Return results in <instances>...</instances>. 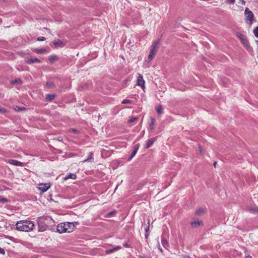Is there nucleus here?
Here are the masks:
<instances>
[{"label": "nucleus", "mask_w": 258, "mask_h": 258, "mask_svg": "<svg viewBox=\"0 0 258 258\" xmlns=\"http://www.w3.org/2000/svg\"><path fill=\"white\" fill-rule=\"evenodd\" d=\"M16 229L21 231L28 232L33 230L34 223L29 220H22L17 222Z\"/></svg>", "instance_id": "obj_1"}, {"label": "nucleus", "mask_w": 258, "mask_h": 258, "mask_svg": "<svg viewBox=\"0 0 258 258\" xmlns=\"http://www.w3.org/2000/svg\"><path fill=\"white\" fill-rule=\"evenodd\" d=\"M75 226L73 223H61L57 226V231L59 233L64 232L70 233L72 232Z\"/></svg>", "instance_id": "obj_2"}, {"label": "nucleus", "mask_w": 258, "mask_h": 258, "mask_svg": "<svg viewBox=\"0 0 258 258\" xmlns=\"http://www.w3.org/2000/svg\"><path fill=\"white\" fill-rule=\"evenodd\" d=\"M51 220L50 217L45 218L39 217L38 219V225L39 231H44L48 228V224L47 221Z\"/></svg>", "instance_id": "obj_3"}, {"label": "nucleus", "mask_w": 258, "mask_h": 258, "mask_svg": "<svg viewBox=\"0 0 258 258\" xmlns=\"http://www.w3.org/2000/svg\"><path fill=\"white\" fill-rule=\"evenodd\" d=\"M237 36L240 40L242 43L248 51H251L252 50V48L250 46L249 42L247 40L246 36H244L243 34L240 33H238L237 34Z\"/></svg>", "instance_id": "obj_4"}, {"label": "nucleus", "mask_w": 258, "mask_h": 258, "mask_svg": "<svg viewBox=\"0 0 258 258\" xmlns=\"http://www.w3.org/2000/svg\"><path fill=\"white\" fill-rule=\"evenodd\" d=\"M244 14L245 16L246 22L248 23V22H249V24H252L254 18V15L253 13L249 10L248 8H246L245 10Z\"/></svg>", "instance_id": "obj_5"}, {"label": "nucleus", "mask_w": 258, "mask_h": 258, "mask_svg": "<svg viewBox=\"0 0 258 258\" xmlns=\"http://www.w3.org/2000/svg\"><path fill=\"white\" fill-rule=\"evenodd\" d=\"M50 187L49 183H40L39 185L38 189L42 192H44L46 191Z\"/></svg>", "instance_id": "obj_6"}, {"label": "nucleus", "mask_w": 258, "mask_h": 258, "mask_svg": "<svg viewBox=\"0 0 258 258\" xmlns=\"http://www.w3.org/2000/svg\"><path fill=\"white\" fill-rule=\"evenodd\" d=\"M190 225L192 228H196L200 226H202L203 225V223L202 221L198 220L197 221H194L191 222Z\"/></svg>", "instance_id": "obj_7"}, {"label": "nucleus", "mask_w": 258, "mask_h": 258, "mask_svg": "<svg viewBox=\"0 0 258 258\" xmlns=\"http://www.w3.org/2000/svg\"><path fill=\"white\" fill-rule=\"evenodd\" d=\"M137 85L141 86L143 88L145 87V81L143 79V76L141 74H139L137 79Z\"/></svg>", "instance_id": "obj_8"}, {"label": "nucleus", "mask_w": 258, "mask_h": 258, "mask_svg": "<svg viewBox=\"0 0 258 258\" xmlns=\"http://www.w3.org/2000/svg\"><path fill=\"white\" fill-rule=\"evenodd\" d=\"M26 61L28 64H32L34 63H40L41 60L36 57H30L29 58H27Z\"/></svg>", "instance_id": "obj_9"}, {"label": "nucleus", "mask_w": 258, "mask_h": 258, "mask_svg": "<svg viewBox=\"0 0 258 258\" xmlns=\"http://www.w3.org/2000/svg\"><path fill=\"white\" fill-rule=\"evenodd\" d=\"M159 43H160L159 39H158L156 41H155V42H154L152 45L151 50H153L156 52H157V50H158V48L159 46Z\"/></svg>", "instance_id": "obj_10"}, {"label": "nucleus", "mask_w": 258, "mask_h": 258, "mask_svg": "<svg viewBox=\"0 0 258 258\" xmlns=\"http://www.w3.org/2000/svg\"><path fill=\"white\" fill-rule=\"evenodd\" d=\"M247 210L254 214H258V207L255 206H247Z\"/></svg>", "instance_id": "obj_11"}, {"label": "nucleus", "mask_w": 258, "mask_h": 258, "mask_svg": "<svg viewBox=\"0 0 258 258\" xmlns=\"http://www.w3.org/2000/svg\"><path fill=\"white\" fill-rule=\"evenodd\" d=\"M155 140H156L155 138H151V139L148 140L147 141L145 148H149L150 147H151L153 145V144L154 143V142L155 141Z\"/></svg>", "instance_id": "obj_12"}, {"label": "nucleus", "mask_w": 258, "mask_h": 258, "mask_svg": "<svg viewBox=\"0 0 258 258\" xmlns=\"http://www.w3.org/2000/svg\"><path fill=\"white\" fill-rule=\"evenodd\" d=\"M139 145H136V146L134 148V149L133 150L131 155H130V156L128 157V160L130 161L131 160L136 154L138 149H139Z\"/></svg>", "instance_id": "obj_13"}, {"label": "nucleus", "mask_w": 258, "mask_h": 258, "mask_svg": "<svg viewBox=\"0 0 258 258\" xmlns=\"http://www.w3.org/2000/svg\"><path fill=\"white\" fill-rule=\"evenodd\" d=\"M9 163L15 165V166H22L23 165V163L20 162L16 160H14V159L10 160Z\"/></svg>", "instance_id": "obj_14"}, {"label": "nucleus", "mask_w": 258, "mask_h": 258, "mask_svg": "<svg viewBox=\"0 0 258 258\" xmlns=\"http://www.w3.org/2000/svg\"><path fill=\"white\" fill-rule=\"evenodd\" d=\"M53 44L56 47L62 48L64 46V44L60 40L54 41Z\"/></svg>", "instance_id": "obj_15"}, {"label": "nucleus", "mask_w": 258, "mask_h": 258, "mask_svg": "<svg viewBox=\"0 0 258 258\" xmlns=\"http://www.w3.org/2000/svg\"><path fill=\"white\" fill-rule=\"evenodd\" d=\"M121 247L120 246H116L115 247H114L113 248L108 249L106 250V253L109 254V253H112L116 250L121 249Z\"/></svg>", "instance_id": "obj_16"}, {"label": "nucleus", "mask_w": 258, "mask_h": 258, "mask_svg": "<svg viewBox=\"0 0 258 258\" xmlns=\"http://www.w3.org/2000/svg\"><path fill=\"white\" fill-rule=\"evenodd\" d=\"M156 53L157 52L155 51L154 50H150V53L148 57L149 61H151L153 58Z\"/></svg>", "instance_id": "obj_17"}, {"label": "nucleus", "mask_w": 258, "mask_h": 258, "mask_svg": "<svg viewBox=\"0 0 258 258\" xmlns=\"http://www.w3.org/2000/svg\"><path fill=\"white\" fill-rule=\"evenodd\" d=\"M204 209L203 208H199L196 211V214L198 216L201 215L203 213H204Z\"/></svg>", "instance_id": "obj_18"}, {"label": "nucleus", "mask_w": 258, "mask_h": 258, "mask_svg": "<svg viewBox=\"0 0 258 258\" xmlns=\"http://www.w3.org/2000/svg\"><path fill=\"white\" fill-rule=\"evenodd\" d=\"M155 119L152 117L151 118V122L150 123V128L152 131H153L154 130V125L155 123Z\"/></svg>", "instance_id": "obj_19"}, {"label": "nucleus", "mask_w": 258, "mask_h": 258, "mask_svg": "<svg viewBox=\"0 0 258 258\" xmlns=\"http://www.w3.org/2000/svg\"><path fill=\"white\" fill-rule=\"evenodd\" d=\"M76 178H77V175H76V174L70 173L68 176H67L64 178V179H69V178H71V179H75Z\"/></svg>", "instance_id": "obj_20"}, {"label": "nucleus", "mask_w": 258, "mask_h": 258, "mask_svg": "<svg viewBox=\"0 0 258 258\" xmlns=\"http://www.w3.org/2000/svg\"><path fill=\"white\" fill-rule=\"evenodd\" d=\"M55 95L54 94H48L46 97V99L48 101H52L55 98Z\"/></svg>", "instance_id": "obj_21"}, {"label": "nucleus", "mask_w": 258, "mask_h": 258, "mask_svg": "<svg viewBox=\"0 0 258 258\" xmlns=\"http://www.w3.org/2000/svg\"><path fill=\"white\" fill-rule=\"evenodd\" d=\"M14 108L15 110H16V111H23V110H26V108L25 107H21L18 106H15Z\"/></svg>", "instance_id": "obj_22"}, {"label": "nucleus", "mask_w": 258, "mask_h": 258, "mask_svg": "<svg viewBox=\"0 0 258 258\" xmlns=\"http://www.w3.org/2000/svg\"><path fill=\"white\" fill-rule=\"evenodd\" d=\"M48 59L51 62H53L54 61L56 60L57 59V56L55 55H50L49 57H48Z\"/></svg>", "instance_id": "obj_23"}, {"label": "nucleus", "mask_w": 258, "mask_h": 258, "mask_svg": "<svg viewBox=\"0 0 258 258\" xmlns=\"http://www.w3.org/2000/svg\"><path fill=\"white\" fill-rule=\"evenodd\" d=\"M22 83V81L20 79H16L14 81H12L11 82V84H21Z\"/></svg>", "instance_id": "obj_24"}, {"label": "nucleus", "mask_w": 258, "mask_h": 258, "mask_svg": "<svg viewBox=\"0 0 258 258\" xmlns=\"http://www.w3.org/2000/svg\"><path fill=\"white\" fill-rule=\"evenodd\" d=\"M93 158V153L92 152H90L88 155V157L87 159L84 160V162H87L90 161L91 159Z\"/></svg>", "instance_id": "obj_25"}, {"label": "nucleus", "mask_w": 258, "mask_h": 258, "mask_svg": "<svg viewBox=\"0 0 258 258\" xmlns=\"http://www.w3.org/2000/svg\"><path fill=\"white\" fill-rule=\"evenodd\" d=\"M156 111H157V112L158 113V114H160L161 113H162V111H163V108H162V106L161 105H159V106H158L156 109Z\"/></svg>", "instance_id": "obj_26"}, {"label": "nucleus", "mask_w": 258, "mask_h": 258, "mask_svg": "<svg viewBox=\"0 0 258 258\" xmlns=\"http://www.w3.org/2000/svg\"><path fill=\"white\" fill-rule=\"evenodd\" d=\"M46 51V50L45 48H41V49H36L35 52H36L38 53H42Z\"/></svg>", "instance_id": "obj_27"}, {"label": "nucleus", "mask_w": 258, "mask_h": 258, "mask_svg": "<svg viewBox=\"0 0 258 258\" xmlns=\"http://www.w3.org/2000/svg\"><path fill=\"white\" fill-rule=\"evenodd\" d=\"M8 200L4 198L3 197H2V196H0V203H8Z\"/></svg>", "instance_id": "obj_28"}, {"label": "nucleus", "mask_w": 258, "mask_h": 258, "mask_svg": "<svg viewBox=\"0 0 258 258\" xmlns=\"http://www.w3.org/2000/svg\"><path fill=\"white\" fill-rule=\"evenodd\" d=\"M138 118L136 117H131L130 119L128 120V122L132 123L134 122L135 121L138 120Z\"/></svg>", "instance_id": "obj_29"}, {"label": "nucleus", "mask_w": 258, "mask_h": 258, "mask_svg": "<svg viewBox=\"0 0 258 258\" xmlns=\"http://www.w3.org/2000/svg\"><path fill=\"white\" fill-rule=\"evenodd\" d=\"M253 33L254 36L258 38V26H257L254 30H253Z\"/></svg>", "instance_id": "obj_30"}, {"label": "nucleus", "mask_w": 258, "mask_h": 258, "mask_svg": "<svg viewBox=\"0 0 258 258\" xmlns=\"http://www.w3.org/2000/svg\"><path fill=\"white\" fill-rule=\"evenodd\" d=\"M161 242L164 247H165V245L168 243L167 240L164 238L162 239Z\"/></svg>", "instance_id": "obj_31"}, {"label": "nucleus", "mask_w": 258, "mask_h": 258, "mask_svg": "<svg viewBox=\"0 0 258 258\" xmlns=\"http://www.w3.org/2000/svg\"><path fill=\"white\" fill-rule=\"evenodd\" d=\"M0 112L5 113L7 112V110L4 107L0 108Z\"/></svg>", "instance_id": "obj_32"}, {"label": "nucleus", "mask_w": 258, "mask_h": 258, "mask_svg": "<svg viewBox=\"0 0 258 258\" xmlns=\"http://www.w3.org/2000/svg\"><path fill=\"white\" fill-rule=\"evenodd\" d=\"M131 102V100H128V99H124L122 101V104H128V103H130Z\"/></svg>", "instance_id": "obj_33"}, {"label": "nucleus", "mask_w": 258, "mask_h": 258, "mask_svg": "<svg viewBox=\"0 0 258 258\" xmlns=\"http://www.w3.org/2000/svg\"><path fill=\"white\" fill-rule=\"evenodd\" d=\"M46 86L49 88L52 87L53 86V83L50 82H47L46 83Z\"/></svg>", "instance_id": "obj_34"}, {"label": "nucleus", "mask_w": 258, "mask_h": 258, "mask_svg": "<svg viewBox=\"0 0 258 258\" xmlns=\"http://www.w3.org/2000/svg\"><path fill=\"white\" fill-rule=\"evenodd\" d=\"M70 132H72L75 134H78L79 133L78 131L75 128H72V129L70 130Z\"/></svg>", "instance_id": "obj_35"}, {"label": "nucleus", "mask_w": 258, "mask_h": 258, "mask_svg": "<svg viewBox=\"0 0 258 258\" xmlns=\"http://www.w3.org/2000/svg\"><path fill=\"white\" fill-rule=\"evenodd\" d=\"M45 40V38L44 37H39L37 38V40L39 41H43Z\"/></svg>", "instance_id": "obj_36"}, {"label": "nucleus", "mask_w": 258, "mask_h": 258, "mask_svg": "<svg viewBox=\"0 0 258 258\" xmlns=\"http://www.w3.org/2000/svg\"><path fill=\"white\" fill-rule=\"evenodd\" d=\"M0 253L2 254H5V251L4 249L0 247Z\"/></svg>", "instance_id": "obj_37"}, {"label": "nucleus", "mask_w": 258, "mask_h": 258, "mask_svg": "<svg viewBox=\"0 0 258 258\" xmlns=\"http://www.w3.org/2000/svg\"><path fill=\"white\" fill-rule=\"evenodd\" d=\"M227 2L230 4H233L235 3V0H227Z\"/></svg>", "instance_id": "obj_38"}, {"label": "nucleus", "mask_w": 258, "mask_h": 258, "mask_svg": "<svg viewBox=\"0 0 258 258\" xmlns=\"http://www.w3.org/2000/svg\"><path fill=\"white\" fill-rule=\"evenodd\" d=\"M149 221L148 222V226L145 228V232L147 233L148 232L149 229Z\"/></svg>", "instance_id": "obj_39"}, {"label": "nucleus", "mask_w": 258, "mask_h": 258, "mask_svg": "<svg viewBox=\"0 0 258 258\" xmlns=\"http://www.w3.org/2000/svg\"><path fill=\"white\" fill-rule=\"evenodd\" d=\"M123 246H124L125 247H130V244H129L127 242H126V243H124V244H123Z\"/></svg>", "instance_id": "obj_40"}, {"label": "nucleus", "mask_w": 258, "mask_h": 258, "mask_svg": "<svg viewBox=\"0 0 258 258\" xmlns=\"http://www.w3.org/2000/svg\"><path fill=\"white\" fill-rule=\"evenodd\" d=\"M158 249L161 251V252H163V249L162 248H161V246L160 245V244L158 243Z\"/></svg>", "instance_id": "obj_41"}, {"label": "nucleus", "mask_w": 258, "mask_h": 258, "mask_svg": "<svg viewBox=\"0 0 258 258\" xmlns=\"http://www.w3.org/2000/svg\"><path fill=\"white\" fill-rule=\"evenodd\" d=\"M57 140L59 142L62 141V138L60 137L57 138Z\"/></svg>", "instance_id": "obj_42"}, {"label": "nucleus", "mask_w": 258, "mask_h": 258, "mask_svg": "<svg viewBox=\"0 0 258 258\" xmlns=\"http://www.w3.org/2000/svg\"><path fill=\"white\" fill-rule=\"evenodd\" d=\"M114 213H115V212H114V211L110 212H109V213H108V215L109 216H111V215H112Z\"/></svg>", "instance_id": "obj_43"}, {"label": "nucleus", "mask_w": 258, "mask_h": 258, "mask_svg": "<svg viewBox=\"0 0 258 258\" xmlns=\"http://www.w3.org/2000/svg\"><path fill=\"white\" fill-rule=\"evenodd\" d=\"M240 2L241 3L242 5H245V2L244 0H240Z\"/></svg>", "instance_id": "obj_44"}, {"label": "nucleus", "mask_w": 258, "mask_h": 258, "mask_svg": "<svg viewBox=\"0 0 258 258\" xmlns=\"http://www.w3.org/2000/svg\"><path fill=\"white\" fill-rule=\"evenodd\" d=\"M183 258H191L189 256L185 255L183 256Z\"/></svg>", "instance_id": "obj_45"}, {"label": "nucleus", "mask_w": 258, "mask_h": 258, "mask_svg": "<svg viewBox=\"0 0 258 258\" xmlns=\"http://www.w3.org/2000/svg\"><path fill=\"white\" fill-rule=\"evenodd\" d=\"M199 150L200 153H202V147H201V146H199Z\"/></svg>", "instance_id": "obj_46"}, {"label": "nucleus", "mask_w": 258, "mask_h": 258, "mask_svg": "<svg viewBox=\"0 0 258 258\" xmlns=\"http://www.w3.org/2000/svg\"><path fill=\"white\" fill-rule=\"evenodd\" d=\"M216 165H217V162H215L214 163V167H215V168L216 167Z\"/></svg>", "instance_id": "obj_47"}, {"label": "nucleus", "mask_w": 258, "mask_h": 258, "mask_svg": "<svg viewBox=\"0 0 258 258\" xmlns=\"http://www.w3.org/2000/svg\"><path fill=\"white\" fill-rule=\"evenodd\" d=\"M245 258H252V257L250 255H247V256H245Z\"/></svg>", "instance_id": "obj_48"}, {"label": "nucleus", "mask_w": 258, "mask_h": 258, "mask_svg": "<svg viewBox=\"0 0 258 258\" xmlns=\"http://www.w3.org/2000/svg\"><path fill=\"white\" fill-rule=\"evenodd\" d=\"M148 235L147 234H145V237H146V238H148Z\"/></svg>", "instance_id": "obj_49"}, {"label": "nucleus", "mask_w": 258, "mask_h": 258, "mask_svg": "<svg viewBox=\"0 0 258 258\" xmlns=\"http://www.w3.org/2000/svg\"><path fill=\"white\" fill-rule=\"evenodd\" d=\"M141 258H149V257H146V256H142Z\"/></svg>", "instance_id": "obj_50"}, {"label": "nucleus", "mask_w": 258, "mask_h": 258, "mask_svg": "<svg viewBox=\"0 0 258 258\" xmlns=\"http://www.w3.org/2000/svg\"><path fill=\"white\" fill-rule=\"evenodd\" d=\"M1 96V94H0V97Z\"/></svg>", "instance_id": "obj_51"}]
</instances>
